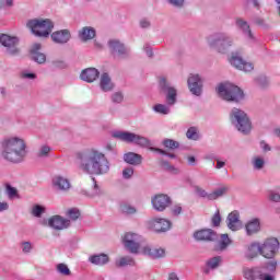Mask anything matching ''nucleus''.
<instances>
[{
    "label": "nucleus",
    "mask_w": 280,
    "mask_h": 280,
    "mask_svg": "<svg viewBox=\"0 0 280 280\" xmlns=\"http://www.w3.org/2000/svg\"><path fill=\"white\" fill-rule=\"evenodd\" d=\"M80 168L85 174H108L110 163L104 153L92 149L79 154Z\"/></svg>",
    "instance_id": "obj_1"
},
{
    "label": "nucleus",
    "mask_w": 280,
    "mask_h": 280,
    "mask_svg": "<svg viewBox=\"0 0 280 280\" xmlns=\"http://www.w3.org/2000/svg\"><path fill=\"white\" fill-rule=\"evenodd\" d=\"M27 145L20 137L5 138L2 141L1 156L9 163H21L27 156Z\"/></svg>",
    "instance_id": "obj_2"
},
{
    "label": "nucleus",
    "mask_w": 280,
    "mask_h": 280,
    "mask_svg": "<svg viewBox=\"0 0 280 280\" xmlns=\"http://www.w3.org/2000/svg\"><path fill=\"white\" fill-rule=\"evenodd\" d=\"M112 137H114V139H118L119 141H124L125 143H135V145H139L140 148H148V150L151 152L165 154L168 156V159H176V154L167 153L165 150L152 147V141L141 135H137L130 131H114Z\"/></svg>",
    "instance_id": "obj_3"
},
{
    "label": "nucleus",
    "mask_w": 280,
    "mask_h": 280,
    "mask_svg": "<svg viewBox=\"0 0 280 280\" xmlns=\"http://www.w3.org/2000/svg\"><path fill=\"white\" fill-rule=\"evenodd\" d=\"M277 260H269L256 267L243 268V277L246 280H277Z\"/></svg>",
    "instance_id": "obj_4"
},
{
    "label": "nucleus",
    "mask_w": 280,
    "mask_h": 280,
    "mask_svg": "<svg viewBox=\"0 0 280 280\" xmlns=\"http://www.w3.org/2000/svg\"><path fill=\"white\" fill-rule=\"evenodd\" d=\"M159 84L162 93L166 95L167 105L156 104L154 105L153 110L160 115H170V106H174V104H176L178 92L165 78H161Z\"/></svg>",
    "instance_id": "obj_5"
},
{
    "label": "nucleus",
    "mask_w": 280,
    "mask_h": 280,
    "mask_svg": "<svg viewBox=\"0 0 280 280\" xmlns=\"http://www.w3.org/2000/svg\"><path fill=\"white\" fill-rule=\"evenodd\" d=\"M230 119L232 122V126L238 130V132H242L243 135H248L250 130H253V124L250 122V118H248V115L240 108H233L230 113Z\"/></svg>",
    "instance_id": "obj_6"
},
{
    "label": "nucleus",
    "mask_w": 280,
    "mask_h": 280,
    "mask_svg": "<svg viewBox=\"0 0 280 280\" xmlns=\"http://www.w3.org/2000/svg\"><path fill=\"white\" fill-rule=\"evenodd\" d=\"M217 93L219 97L225 100V102H242V100H244L242 89L232 83H220L217 86Z\"/></svg>",
    "instance_id": "obj_7"
},
{
    "label": "nucleus",
    "mask_w": 280,
    "mask_h": 280,
    "mask_svg": "<svg viewBox=\"0 0 280 280\" xmlns=\"http://www.w3.org/2000/svg\"><path fill=\"white\" fill-rule=\"evenodd\" d=\"M207 43L219 54H226L233 47V38L226 33H214L207 38Z\"/></svg>",
    "instance_id": "obj_8"
},
{
    "label": "nucleus",
    "mask_w": 280,
    "mask_h": 280,
    "mask_svg": "<svg viewBox=\"0 0 280 280\" xmlns=\"http://www.w3.org/2000/svg\"><path fill=\"white\" fill-rule=\"evenodd\" d=\"M27 27L39 38H47L54 30V22L49 19H34L27 22Z\"/></svg>",
    "instance_id": "obj_9"
},
{
    "label": "nucleus",
    "mask_w": 280,
    "mask_h": 280,
    "mask_svg": "<svg viewBox=\"0 0 280 280\" xmlns=\"http://www.w3.org/2000/svg\"><path fill=\"white\" fill-rule=\"evenodd\" d=\"M122 244L129 253L138 255L139 250H143V236L138 233L127 232L122 237Z\"/></svg>",
    "instance_id": "obj_10"
},
{
    "label": "nucleus",
    "mask_w": 280,
    "mask_h": 280,
    "mask_svg": "<svg viewBox=\"0 0 280 280\" xmlns=\"http://www.w3.org/2000/svg\"><path fill=\"white\" fill-rule=\"evenodd\" d=\"M280 243L277 237H269L260 243V255L265 259H275L279 253Z\"/></svg>",
    "instance_id": "obj_11"
},
{
    "label": "nucleus",
    "mask_w": 280,
    "mask_h": 280,
    "mask_svg": "<svg viewBox=\"0 0 280 280\" xmlns=\"http://www.w3.org/2000/svg\"><path fill=\"white\" fill-rule=\"evenodd\" d=\"M0 43L7 49V54L10 56L19 55V37L2 34L0 36Z\"/></svg>",
    "instance_id": "obj_12"
},
{
    "label": "nucleus",
    "mask_w": 280,
    "mask_h": 280,
    "mask_svg": "<svg viewBox=\"0 0 280 280\" xmlns=\"http://www.w3.org/2000/svg\"><path fill=\"white\" fill-rule=\"evenodd\" d=\"M110 54L118 58H126L130 56V48L126 47L119 39H109L107 43Z\"/></svg>",
    "instance_id": "obj_13"
},
{
    "label": "nucleus",
    "mask_w": 280,
    "mask_h": 280,
    "mask_svg": "<svg viewBox=\"0 0 280 280\" xmlns=\"http://www.w3.org/2000/svg\"><path fill=\"white\" fill-rule=\"evenodd\" d=\"M149 229L155 233H166L172 229V221L163 218H155L149 221Z\"/></svg>",
    "instance_id": "obj_14"
},
{
    "label": "nucleus",
    "mask_w": 280,
    "mask_h": 280,
    "mask_svg": "<svg viewBox=\"0 0 280 280\" xmlns=\"http://www.w3.org/2000/svg\"><path fill=\"white\" fill-rule=\"evenodd\" d=\"M188 89L192 95H202V79L198 74H190L188 78Z\"/></svg>",
    "instance_id": "obj_15"
},
{
    "label": "nucleus",
    "mask_w": 280,
    "mask_h": 280,
    "mask_svg": "<svg viewBox=\"0 0 280 280\" xmlns=\"http://www.w3.org/2000/svg\"><path fill=\"white\" fill-rule=\"evenodd\" d=\"M152 207L155 211H165L170 205H172V199L167 195H155L152 199Z\"/></svg>",
    "instance_id": "obj_16"
},
{
    "label": "nucleus",
    "mask_w": 280,
    "mask_h": 280,
    "mask_svg": "<svg viewBox=\"0 0 280 280\" xmlns=\"http://www.w3.org/2000/svg\"><path fill=\"white\" fill-rule=\"evenodd\" d=\"M230 65L235 67V69H238V71H245V73H248L255 69L253 62L244 61V59L237 55H232L230 58Z\"/></svg>",
    "instance_id": "obj_17"
},
{
    "label": "nucleus",
    "mask_w": 280,
    "mask_h": 280,
    "mask_svg": "<svg viewBox=\"0 0 280 280\" xmlns=\"http://www.w3.org/2000/svg\"><path fill=\"white\" fill-rule=\"evenodd\" d=\"M50 38L57 45H67L71 40V32L69 30L56 31L50 35Z\"/></svg>",
    "instance_id": "obj_18"
},
{
    "label": "nucleus",
    "mask_w": 280,
    "mask_h": 280,
    "mask_svg": "<svg viewBox=\"0 0 280 280\" xmlns=\"http://www.w3.org/2000/svg\"><path fill=\"white\" fill-rule=\"evenodd\" d=\"M245 259H256L261 255V247L259 242H252L250 244L245 246L243 252Z\"/></svg>",
    "instance_id": "obj_19"
},
{
    "label": "nucleus",
    "mask_w": 280,
    "mask_h": 280,
    "mask_svg": "<svg viewBox=\"0 0 280 280\" xmlns=\"http://www.w3.org/2000/svg\"><path fill=\"white\" fill-rule=\"evenodd\" d=\"M142 255H147L148 257H152V259H161V257H165V248H163V247H152L150 245H144L142 247Z\"/></svg>",
    "instance_id": "obj_20"
},
{
    "label": "nucleus",
    "mask_w": 280,
    "mask_h": 280,
    "mask_svg": "<svg viewBox=\"0 0 280 280\" xmlns=\"http://www.w3.org/2000/svg\"><path fill=\"white\" fill-rule=\"evenodd\" d=\"M69 224H71V221L63 219L60 215H55L48 220V225L56 231L68 229Z\"/></svg>",
    "instance_id": "obj_21"
},
{
    "label": "nucleus",
    "mask_w": 280,
    "mask_h": 280,
    "mask_svg": "<svg viewBox=\"0 0 280 280\" xmlns=\"http://www.w3.org/2000/svg\"><path fill=\"white\" fill-rule=\"evenodd\" d=\"M52 187L57 191H69L71 189V182L66 177L57 175L52 178Z\"/></svg>",
    "instance_id": "obj_22"
},
{
    "label": "nucleus",
    "mask_w": 280,
    "mask_h": 280,
    "mask_svg": "<svg viewBox=\"0 0 280 280\" xmlns=\"http://www.w3.org/2000/svg\"><path fill=\"white\" fill-rule=\"evenodd\" d=\"M194 238L197 240V242H211L215 240V232L211 229L199 230L194 233Z\"/></svg>",
    "instance_id": "obj_23"
},
{
    "label": "nucleus",
    "mask_w": 280,
    "mask_h": 280,
    "mask_svg": "<svg viewBox=\"0 0 280 280\" xmlns=\"http://www.w3.org/2000/svg\"><path fill=\"white\" fill-rule=\"evenodd\" d=\"M40 47L42 46L38 43L33 44L31 47V58L38 65H43L47 60V56H45V54L40 52Z\"/></svg>",
    "instance_id": "obj_24"
},
{
    "label": "nucleus",
    "mask_w": 280,
    "mask_h": 280,
    "mask_svg": "<svg viewBox=\"0 0 280 280\" xmlns=\"http://www.w3.org/2000/svg\"><path fill=\"white\" fill-rule=\"evenodd\" d=\"M80 78L83 82H95L100 78V71L95 68H88L81 72Z\"/></svg>",
    "instance_id": "obj_25"
},
{
    "label": "nucleus",
    "mask_w": 280,
    "mask_h": 280,
    "mask_svg": "<svg viewBox=\"0 0 280 280\" xmlns=\"http://www.w3.org/2000/svg\"><path fill=\"white\" fill-rule=\"evenodd\" d=\"M245 231L246 235H255L256 233H259V231H261V222L259 219L255 218L247 221L245 224Z\"/></svg>",
    "instance_id": "obj_26"
},
{
    "label": "nucleus",
    "mask_w": 280,
    "mask_h": 280,
    "mask_svg": "<svg viewBox=\"0 0 280 280\" xmlns=\"http://www.w3.org/2000/svg\"><path fill=\"white\" fill-rule=\"evenodd\" d=\"M100 86L104 93H108L113 91V89H115V83H113V79H110V75H108V73L104 72L101 75Z\"/></svg>",
    "instance_id": "obj_27"
},
{
    "label": "nucleus",
    "mask_w": 280,
    "mask_h": 280,
    "mask_svg": "<svg viewBox=\"0 0 280 280\" xmlns=\"http://www.w3.org/2000/svg\"><path fill=\"white\" fill-rule=\"evenodd\" d=\"M95 36H96V31L91 26H84L79 31V38L83 43H86L88 40H93Z\"/></svg>",
    "instance_id": "obj_28"
},
{
    "label": "nucleus",
    "mask_w": 280,
    "mask_h": 280,
    "mask_svg": "<svg viewBox=\"0 0 280 280\" xmlns=\"http://www.w3.org/2000/svg\"><path fill=\"white\" fill-rule=\"evenodd\" d=\"M89 261L94 266H106L110 258L106 254H95L89 257Z\"/></svg>",
    "instance_id": "obj_29"
},
{
    "label": "nucleus",
    "mask_w": 280,
    "mask_h": 280,
    "mask_svg": "<svg viewBox=\"0 0 280 280\" xmlns=\"http://www.w3.org/2000/svg\"><path fill=\"white\" fill-rule=\"evenodd\" d=\"M220 264H222V257L221 256H214L207 260L206 262V269L203 272L206 275H209L210 270H215V268H219Z\"/></svg>",
    "instance_id": "obj_30"
},
{
    "label": "nucleus",
    "mask_w": 280,
    "mask_h": 280,
    "mask_svg": "<svg viewBox=\"0 0 280 280\" xmlns=\"http://www.w3.org/2000/svg\"><path fill=\"white\" fill-rule=\"evenodd\" d=\"M124 161L129 165H141L143 158L135 152H129L124 155Z\"/></svg>",
    "instance_id": "obj_31"
},
{
    "label": "nucleus",
    "mask_w": 280,
    "mask_h": 280,
    "mask_svg": "<svg viewBox=\"0 0 280 280\" xmlns=\"http://www.w3.org/2000/svg\"><path fill=\"white\" fill-rule=\"evenodd\" d=\"M236 25L237 27H240V30L243 31V34H245V36L249 37L250 40H255V37L253 36V32H250V26L248 25L247 21L237 19Z\"/></svg>",
    "instance_id": "obj_32"
},
{
    "label": "nucleus",
    "mask_w": 280,
    "mask_h": 280,
    "mask_svg": "<svg viewBox=\"0 0 280 280\" xmlns=\"http://www.w3.org/2000/svg\"><path fill=\"white\" fill-rule=\"evenodd\" d=\"M226 191H229V188L226 186H221L209 194L208 200H218V198H222Z\"/></svg>",
    "instance_id": "obj_33"
},
{
    "label": "nucleus",
    "mask_w": 280,
    "mask_h": 280,
    "mask_svg": "<svg viewBox=\"0 0 280 280\" xmlns=\"http://www.w3.org/2000/svg\"><path fill=\"white\" fill-rule=\"evenodd\" d=\"M118 268H125V266H135V258L131 256H122L116 260Z\"/></svg>",
    "instance_id": "obj_34"
},
{
    "label": "nucleus",
    "mask_w": 280,
    "mask_h": 280,
    "mask_svg": "<svg viewBox=\"0 0 280 280\" xmlns=\"http://www.w3.org/2000/svg\"><path fill=\"white\" fill-rule=\"evenodd\" d=\"M230 245H231V238H229V234H221V238L218 242L217 249L226 250V248H229Z\"/></svg>",
    "instance_id": "obj_35"
},
{
    "label": "nucleus",
    "mask_w": 280,
    "mask_h": 280,
    "mask_svg": "<svg viewBox=\"0 0 280 280\" xmlns=\"http://www.w3.org/2000/svg\"><path fill=\"white\" fill-rule=\"evenodd\" d=\"M56 270L59 275L62 277H70L71 276V269H69V266L65 262H60L56 266Z\"/></svg>",
    "instance_id": "obj_36"
},
{
    "label": "nucleus",
    "mask_w": 280,
    "mask_h": 280,
    "mask_svg": "<svg viewBox=\"0 0 280 280\" xmlns=\"http://www.w3.org/2000/svg\"><path fill=\"white\" fill-rule=\"evenodd\" d=\"M252 165L254 170L261 171L266 166V160L261 156H254L252 160Z\"/></svg>",
    "instance_id": "obj_37"
},
{
    "label": "nucleus",
    "mask_w": 280,
    "mask_h": 280,
    "mask_svg": "<svg viewBox=\"0 0 280 280\" xmlns=\"http://www.w3.org/2000/svg\"><path fill=\"white\" fill-rule=\"evenodd\" d=\"M187 139H191L192 141H198L200 139V133H198V128L190 127L186 132Z\"/></svg>",
    "instance_id": "obj_38"
},
{
    "label": "nucleus",
    "mask_w": 280,
    "mask_h": 280,
    "mask_svg": "<svg viewBox=\"0 0 280 280\" xmlns=\"http://www.w3.org/2000/svg\"><path fill=\"white\" fill-rule=\"evenodd\" d=\"M164 148H168V150H176L179 148L178 141L172 140V139H164L163 140Z\"/></svg>",
    "instance_id": "obj_39"
},
{
    "label": "nucleus",
    "mask_w": 280,
    "mask_h": 280,
    "mask_svg": "<svg viewBox=\"0 0 280 280\" xmlns=\"http://www.w3.org/2000/svg\"><path fill=\"white\" fill-rule=\"evenodd\" d=\"M120 210L122 213H126L127 215H132L133 213H137V209H135V207L128 203H122L120 206Z\"/></svg>",
    "instance_id": "obj_40"
},
{
    "label": "nucleus",
    "mask_w": 280,
    "mask_h": 280,
    "mask_svg": "<svg viewBox=\"0 0 280 280\" xmlns=\"http://www.w3.org/2000/svg\"><path fill=\"white\" fill-rule=\"evenodd\" d=\"M43 213H45V207L43 206H34L33 209H32V214L35 217V218H40V215H43Z\"/></svg>",
    "instance_id": "obj_41"
},
{
    "label": "nucleus",
    "mask_w": 280,
    "mask_h": 280,
    "mask_svg": "<svg viewBox=\"0 0 280 280\" xmlns=\"http://www.w3.org/2000/svg\"><path fill=\"white\" fill-rule=\"evenodd\" d=\"M67 215L70 220H78L80 218V210L78 208H71L68 210Z\"/></svg>",
    "instance_id": "obj_42"
},
{
    "label": "nucleus",
    "mask_w": 280,
    "mask_h": 280,
    "mask_svg": "<svg viewBox=\"0 0 280 280\" xmlns=\"http://www.w3.org/2000/svg\"><path fill=\"white\" fill-rule=\"evenodd\" d=\"M228 228L230 231H240L242 229V222L241 221H228Z\"/></svg>",
    "instance_id": "obj_43"
},
{
    "label": "nucleus",
    "mask_w": 280,
    "mask_h": 280,
    "mask_svg": "<svg viewBox=\"0 0 280 280\" xmlns=\"http://www.w3.org/2000/svg\"><path fill=\"white\" fill-rule=\"evenodd\" d=\"M268 199L271 202H280V194L275 191V190H269L268 191Z\"/></svg>",
    "instance_id": "obj_44"
},
{
    "label": "nucleus",
    "mask_w": 280,
    "mask_h": 280,
    "mask_svg": "<svg viewBox=\"0 0 280 280\" xmlns=\"http://www.w3.org/2000/svg\"><path fill=\"white\" fill-rule=\"evenodd\" d=\"M112 102L114 104H121L124 102V94H121V92L112 94Z\"/></svg>",
    "instance_id": "obj_45"
},
{
    "label": "nucleus",
    "mask_w": 280,
    "mask_h": 280,
    "mask_svg": "<svg viewBox=\"0 0 280 280\" xmlns=\"http://www.w3.org/2000/svg\"><path fill=\"white\" fill-rule=\"evenodd\" d=\"M20 75L22 80H36V73L30 72L27 70H23Z\"/></svg>",
    "instance_id": "obj_46"
},
{
    "label": "nucleus",
    "mask_w": 280,
    "mask_h": 280,
    "mask_svg": "<svg viewBox=\"0 0 280 280\" xmlns=\"http://www.w3.org/2000/svg\"><path fill=\"white\" fill-rule=\"evenodd\" d=\"M22 252L25 254L32 253V249L34 248V245H32L31 242H22L21 243Z\"/></svg>",
    "instance_id": "obj_47"
},
{
    "label": "nucleus",
    "mask_w": 280,
    "mask_h": 280,
    "mask_svg": "<svg viewBox=\"0 0 280 280\" xmlns=\"http://www.w3.org/2000/svg\"><path fill=\"white\" fill-rule=\"evenodd\" d=\"M228 222H240V212L237 210L232 211L228 215Z\"/></svg>",
    "instance_id": "obj_48"
},
{
    "label": "nucleus",
    "mask_w": 280,
    "mask_h": 280,
    "mask_svg": "<svg viewBox=\"0 0 280 280\" xmlns=\"http://www.w3.org/2000/svg\"><path fill=\"white\" fill-rule=\"evenodd\" d=\"M195 191L197 196H200V198H207V200H209V192H207V190H205L203 188L196 186Z\"/></svg>",
    "instance_id": "obj_49"
},
{
    "label": "nucleus",
    "mask_w": 280,
    "mask_h": 280,
    "mask_svg": "<svg viewBox=\"0 0 280 280\" xmlns=\"http://www.w3.org/2000/svg\"><path fill=\"white\" fill-rule=\"evenodd\" d=\"M133 174H135V168H132V167H127V168H125L124 171H122V177L125 178V179H129V178H132V176H133Z\"/></svg>",
    "instance_id": "obj_50"
},
{
    "label": "nucleus",
    "mask_w": 280,
    "mask_h": 280,
    "mask_svg": "<svg viewBox=\"0 0 280 280\" xmlns=\"http://www.w3.org/2000/svg\"><path fill=\"white\" fill-rule=\"evenodd\" d=\"M221 222H222V217H220V211H217L212 217V224L213 226H220Z\"/></svg>",
    "instance_id": "obj_51"
},
{
    "label": "nucleus",
    "mask_w": 280,
    "mask_h": 280,
    "mask_svg": "<svg viewBox=\"0 0 280 280\" xmlns=\"http://www.w3.org/2000/svg\"><path fill=\"white\" fill-rule=\"evenodd\" d=\"M49 152H51V148H49L48 145H43V147L39 149L38 155H39V156H47V155L49 154Z\"/></svg>",
    "instance_id": "obj_52"
},
{
    "label": "nucleus",
    "mask_w": 280,
    "mask_h": 280,
    "mask_svg": "<svg viewBox=\"0 0 280 280\" xmlns=\"http://www.w3.org/2000/svg\"><path fill=\"white\" fill-rule=\"evenodd\" d=\"M173 215H180L183 213V207L180 205H175L172 207Z\"/></svg>",
    "instance_id": "obj_53"
},
{
    "label": "nucleus",
    "mask_w": 280,
    "mask_h": 280,
    "mask_svg": "<svg viewBox=\"0 0 280 280\" xmlns=\"http://www.w3.org/2000/svg\"><path fill=\"white\" fill-rule=\"evenodd\" d=\"M7 194L9 198H14L16 196V188L12 186H7Z\"/></svg>",
    "instance_id": "obj_54"
},
{
    "label": "nucleus",
    "mask_w": 280,
    "mask_h": 280,
    "mask_svg": "<svg viewBox=\"0 0 280 280\" xmlns=\"http://www.w3.org/2000/svg\"><path fill=\"white\" fill-rule=\"evenodd\" d=\"M260 145V150L264 152H270V150H272V148H270V144H268L266 141H260L259 143Z\"/></svg>",
    "instance_id": "obj_55"
},
{
    "label": "nucleus",
    "mask_w": 280,
    "mask_h": 280,
    "mask_svg": "<svg viewBox=\"0 0 280 280\" xmlns=\"http://www.w3.org/2000/svg\"><path fill=\"white\" fill-rule=\"evenodd\" d=\"M205 161H217L218 160V155L213 152L207 153L203 156Z\"/></svg>",
    "instance_id": "obj_56"
},
{
    "label": "nucleus",
    "mask_w": 280,
    "mask_h": 280,
    "mask_svg": "<svg viewBox=\"0 0 280 280\" xmlns=\"http://www.w3.org/2000/svg\"><path fill=\"white\" fill-rule=\"evenodd\" d=\"M184 2L185 0H168V3H171V5H174V8H183Z\"/></svg>",
    "instance_id": "obj_57"
},
{
    "label": "nucleus",
    "mask_w": 280,
    "mask_h": 280,
    "mask_svg": "<svg viewBox=\"0 0 280 280\" xmlns=\"http://www.w3.org/2000/svg\"><path fill=\"white\" fill-rule=\"evenodd\" d=\"M226 166V161L220 160V158H217V165L214 166L215 170H222V167Z\"/></svg>",
    "instance_id": "obj_58"
},
{
    "label": "nucleus",
    "mask_w": 280,
    "mask_h": 280,
    "mask_svg": "<svg viewBox=\"0 0 280 280\" xmlns=\"http://www.w3.org/2000/svg\"><path fill=\"white\" fill-rule=\"evenodd\" d=\"M10 209V205L8 201H0V213H3V211H8Z\"/></svg>",
    "instance_id": "obj_59"
},
{
    "label": "nucleus",
    "mask_w": 280,
    "mask_h": 280,
    "mask_svg": "<svg viewBox=\"0 0 280 280\" xmlns=\"http://www.w3.org/2000/svg\"><path fill=\"white\" fill-rule=\"evenodd\" d=\"M4 8H12L14 5V0H1Z\"/></svg>",
    "instance_id": "obj_60"
},
{
    "label": "nucleus",
    "mask_w": 280,
    "mask_h": 280,
    "mask_svg": "<svg viewBox=\"0 0 280 280\" xmlns=\"http://www.w3.org/2000/svg\"><path fill=\"white\" fill-rule=\"evenodd\" d=\"M140 27H142L143 30H147V27H150V21L148 19H142L140 21Z\"/></svg>",
    "instance_id": "obj_61"
},
{
    "label": "nucleus",
    "mask_w": 280,
    "mask_h": 280,
    "mask_svg": "<svg viewBox=\"0 0 280 280\" xmlns=\"http://www.w3.org/2000/svg\"><path fill=\"white\" fill-rule=\"evenodd\" d=\"M143 50L145 51L149 58H152V47H150V45L145 44Z\"/></svg>",
    "instance_id": "obj_62"
},
{
    "label": "nucleus",
    "mask_w": 280,
    "mask_h": 280,
    "mask_svg": "<svg viewBox=\"0 0 280 280\" xmlns=\"http://www.w3.org/2000/svg\"><path fill=\"white\" fill-rule=\"evenodd\" d=\"M168 280H180V279L178 278V275H176L175 272H172L168 275Z\"/></svg>",
    "instance_id": "obj_63"
},
{
    "label": "nucleus",
    "mask_w": 280,
    "mask_h": 280,
    "mask_svg": "<svg viewBox=\"0 0 280 280\" xmlns=\"http://www.w3.org/2000/svg\"><path fill=\"white\" fill-rule=\"evenodd\" d=\"M273 135H275V137H278V139H280V128H276L273 130Z\"/></svg>",
    "instance_id": "obj_64"
}]
</instances>
